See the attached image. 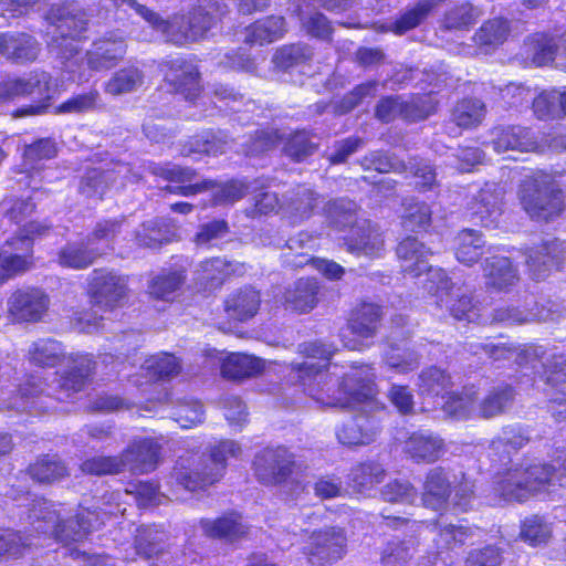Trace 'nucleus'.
I'll return each mask as SVG.
<instances>
[{"instance_id":"1","label":"nucleus","mask_w":566,"mask_h":566,"mask_svg":"<svg viewBox=\"0 0 566 566\" xmlns=\"http://www.w3.org/2000/svg\"><path fill=\"white\" fill-rule=\"evenodd\" d=\"M301 353L308 358L322 361H304L293 365V371L304 386L305 392L317 402L325 406L348 408L354 403L371 399L376 395L375 373L369 365L352 366L342 382L337 384L327 373L326 361L332 357V350L322 343H306L301 346Z\"/></svg>"},{"instance_id":"2","label":"nucleus","mask_w":566,"mask_h":566,"mask_svg":"<svg viewBox=\"0 0 566 566\" xmlns=\"http://www.w3.org/2000/svg\"><path fill=\"white\" fill-rule=\"evenodd\" d=\"M112 2L124 11L132 9L153 29L161 32L166 41L179 45L203 38L223 13V6L217 0H199L188 14H177L171 20H164L157 12L136 0H112Z\"/></svg>"},{"instance_id":"3","label":"nucleus","mask_w":566,"mask_h":566,"mask_svg":"<svg viewBox=\"0 0 566 566\" xmlns=\"http://www.w3.org/2000/svg\"><path fill=\"white\" fill-rule=\"evenodd\" d=\"M241 447L233 440H223L212 446L208 454L180 458L170 474V483L195 492L203 490L223 475L227 460L238 458Z\"/></svg>"},{"instance_id":"4","label":"nucleus","mask_w":566,"mask_h":566,"mask_svg":"<svg viewBox=\"0 0 566 566\" xmlns=\"http://www.w3.org/2000/svg\"><path fill=\"white\" fill-rule=\"evenodd\" d=\"M62 505L45 499L34 500L29 509L28 520L38 533L54 536L62 543L82 541L98 525V516L88 510H83L75 517L62 518Z\"/></svg>"},{"instance_id":"5","label":"nucleus","mask_w":566,"mask_h":566,"mask_svg":"<svg viewBox=\"0 0 566 566\" xmlns=\"http://www.w3.org/2000/svg\"><path fill=\"white\" fill-rule=\"evenodd\" d=\"M556 468L538 460H524L497 475L495 493L506 501L523 502L555 479Z\"/></svg>"},{"instance_id":"6","label":"nucleus","mask_w":566,"mask_h":566,"mask_svg":"<svg viewBox=\"0 0 566 566\" xmlns=\"http://www.w3.org/2000/svg\"><path fill=\"white\" fill-rule=\"evenodd\" d=\"M515 360L520 366L531 365L533 369L541 366V378L552 387H562L552 395L551 410L557 421H566V408H560L566 405V358L542 345H528L516 354Z\"/></svg>"},{"instance_id":"7","label":"nucleus","mask_w":566,"mask_h":566,"mask_svg":"<svg viewBox=\"0 0 566 566\" xmlns=\"http://www.w3.org/2000/svg\"><path fill=\"white\" fill-rule=\"evenodd\" d=\"M48 20L53 27L52 41L49 44L52 51L63 59L73 57L78 51L76 38L86 30L87 17L85 12L74 3H69L50 9Z\"/></svg>"},{"instance_id":"8","label":"nucleus","mask_w":566,"mask_h":566,"mask_svg":"<svg viewBox=\"0 0 566 566\" xmlns=\"http://www.w3.org/2000/svg\"><path fill=\"white\" fill-rule=\"evenodd\" d=\"M518 197L526 213L537 220H549L563 208L562 191L543 175L526 176L520 186Z\"/></svg>"},{"instance_id":"9","label":"nucleus","mask_w":566,"mask_h":566,"mask_svg":"<svg viewBox=\"0 0 566 566\" xmlns=\"http://www.w3.org/2000/svg\"><path fill=\"white\" fill-rule=\"evenodd\" d=\"M381 319L380 306L375 303L361 302L353 312L348 326L340 332L344 347L350 350H363L368 345L364 339L373 338L378 332Z\"/></svg>"},{"instance_id":"10","label":"nucleus","mask_w":566,"mask_h":566,"mask_svg":"<svg viewBox=\"0 0 566 566\" xmlns=\"http://www.w3.org/2000/svg\"><path fill=\"white\" fill-rule=\"evenodd\" d=\"M139 178L129 164L117 161L106 169H88L81 181L80 191L87 197H102L107 188H120L127 181H138Z\"/></svg>"},{"instance_id":"11","label":"nucleus","mask_w":566,"mask_h":566,"mask_svg":"<svg viewBox=\"0 0 566 566\" xmlns=\"http://www.w3.org/2000/svg\"><path fill=\"white\" fill-rule=\"evenodd\" d=\"M127 282L114 271L94 270L88 280V292L94 306L113 310L126 295Z\"/></svg>"},{"instance_id":"12","label":"nucleus","mask_w":566,"mask_h":566,"mask_svg":"<svg viewBox=\"0 0 566 566\" xmlns=\"http://www.w3.org/2000/svg\"><path fill=\"white\" fill-rule=\"evenodd\" d=\"M258 479L269 485L282 484L295 465L294 455L285 448H266L253 461Z\"/></svg>"},{"instance_id":"13","label":"nucleus","mask_w":566,"mask_h":566,"mask_svg":"<svg viewBox=\"0 0 566 566\" xmlns=\"http://www.w3.org/2000/svg\"><path fill=\"white\" fill-rule=\"evenodd\" d=\"M126 51L127 44L122 34L107 33L95 40L86 51V65L98 72L111 70L124 59Z\"/></svg>"},{"instance_id":"14","label":"nucleus","mask_w":566,"mask_h":566,"mask_svg":"<svg viewBox=\"0 0 566 566\" xmlns=\"http://www.w3.org/2000/svg\"><path fill=\"white\" fill-rule=\"evenodd\" d=\"M566 258L565 242L553 239L530 249L526 263L533 280L546 279L553 269H559Z\"/></svg>"},{"instance_id":"15","label":"nucleus","mask_w":566,"mask_h":566,"mask_svg":"<svg viewBox=\"0 0 566 566\" xmlns=\"http://www.w3.org/2000/svg\"><path fill=\"white\" fill-rule=\"evenodd\" d=\"M49 308V296L40 289L18 290L8 300V311L14 321H40Z\"/></svg>"},{"instance_id":"16","label":"nucleus","mask_w":566,"mask_h":566,"mask_svg":"<svg viewBox=\"0 0 566 566\" xmlns=\"http://www.w3.org/2000/svg\"><path fill=\"white\" fill-rule=\"evenodd\" d=\"M94 369L95 363L91 355H71L66 370L57 380L59 392L56 399L63 401L81 391L90 380Z\"/></svg>"},{"instance_id":"17","label":"nucleus","mask_w":566,"mask_h":566,"mask_svg":"<svg viewBox=\"0 0 566 566\" xmlns=\"http://www.w3.org/2000/svg\"><path fill=\"white\" fill-rule=\"evenodd\" d=\"M457 478L442 467L430 469L423 480L421 501L423 506L440 511L443 510L452 493Z\"/></svg>"},{"instance_id":"18","label":"nucleus","mask_w":566,"mask_h":566,"mask_svg":"<svg viewBox=\"0 0 566 566\" xmlns=\"http://www.w3.org/2000/svg\"><path fill=\"white\" fill-rule=\"evenodd\" d=\"M346 545V536L340 528H326L313 533L308 551L313 565L324 566L342 558Z\"/></svg>"},{"instance_id":"19","label":"nucleus","mask_w":566,"mask_h":566,"mask_svg":"<svg viewBox=\"0 0 566 566\" xmlns=\"http://www.w3.org/2000/svg\"><path fill=\"white\" fill-rule=\"evenodd\" d=\"M503 189L494 184H485L468 202L469 213L482 226H493L502 214Z\"/></svg>"},{"instance_id":"20","label":"nucleus","mask_w":566,"mask_h":566,"mask_svg":"<svg viewBox=\"0 0 566 566\" xmlns=\"http://www.w3.org/2000/svg\"><path fill=\"white\" fill-rule=\"evenodd\" d=\"M403 452L417 463H433L444 455V440L431 431H417L405 441Z\"/></svg>"},{"instance_id":"21","label":"nucleus","mask_w":566,"mask_h":566,"mask_svg":"<svg viewBox=\"0 0 566 566\" xmlns=\"http://www.w3.org/2000/svg\"><path fill=\"white\" fill-rule=\"evenodd\" d=\"M165 78L177 92L189 101H193L200 92L199 72L195 64L181 57L171 60L166 64Z\"/></svg>"},{"instance_id":"22","label":"nucleus","mask_w":566,"mask_h":566,"mask_svg":"<svg viewBox=\"0 0 566 566\" xmlns=\"http://www.w3.org/2000/svg\"><path fill=\"white\" fill-rule=\"evenodd\" d=\"M319 284L315 279L302 277L285 287L282 302L286 310L307 313L318 303Z\"/></svg>"},{"instance_id":"23","label":"nucleus","mask_w":566,"mask_h":566,"mask_svg":"<svg viewBox=\"0 0 566 566\" xmlns=\"http://www.w3.org/2000/svg\"><path fill=\"white\" fill-rule=\"evenodd\" d=\"M132 471L148 473L156 469L159 461V446L151 439L133 441L120 454Z\"/></svg>"},{"instance_id":"24","label":"nucleus","mask_w":566,"mask_h":566,"mask_svg":"<svg viewBox=\"0 0 566 566\" xmlns=\"http://www.w3.org/2000/svg\"><path fill=\"white\" fill-rule=\"evenodd\" d=\"M40 52V44L27 33H1L0 54L8 60L24 63L34 61Z\"/></svg>"},{"instance_id":"25","label":"nucleus","mask_w":566,"mask_h":566,"mask_svg":"<svg viewBox=\"0 0 566 566\" xmlns=\"http://www.w3.org/2000/svg\"><path fill=\"white\" fill-rule=\"evenodd\" d=\"M49 88L50 75L45 72H35L28 78L18 77L0 82V101L32 94L48 99Z\"/></svg>"},{"instance_id":"26","label":"nucleus","mask_w":566,"mask_h":566,"mask_svg":"<svg viewBox=\"0 0 566 566\" xmlns=\"http://www.w3.org/2000/svg\"><path fill=\"white\" fill-rule=\"evenodd\" d=\"M482 269L488 289L506 291L518 281L517 271L509 258L499 255L486 258Z\"/></svg>"},{"instance_id":"27","label":"nucleus","mask_w":566,"mask_h":566,"mask_svg":"<svg viewBox=\"0 0 566 566\" xmlns=\"http://www.w3.org/2000/svg\"><path fill=\"white\" fill-rule=\"evenodd\" d=\"M319 197L312 189L300 186L290 191L281 208L291 223H298L308 219L318 205Z\"/></svg>"},{"instance_id":"28","label":"nucleus","mask_w":566,"mask_h":566,"mask_svg":"<svg viewBox=\"0 0 566 566\" xmlns=\"http://www.w3.org/2000/svg\"><path fill=\"white\" fill-rule=\"evenodd\" d=\"M431 254L432 251L415 237H407L397 247L402 271L411 277H421L427 270V258Z\"/></svg>"},{"instance_id":"29","label":"nucleus","mask_w":566,"mask_h":566,"mask_svg":"<svg viewBox=\"0 0 566 566\" xmlns=\"http://www.w3.org/2000/svg\"><path fill=\"white\" fill-rule=\"evenodd\" d=\"M200 525L208 536L228 542L244 537L249 531V526L237 512L224 514L216 520H201Z\"/></svg>"},{"instance_id":"30","label":"nucleus","mask_w":566,"mask_h":566,"mask_svg":"<svg viewBox=\"0 0 566 566\" xmlns=\"http://www.w3.org/2000/svg\"><path fill=\"white\" fill-rule=\"evenodd\" d=\"M495 137L492 140L496 153L506 150L532 151L537 149V140L528 128L521 126H509L496 128Z\"/></svg>"},{"instance_id":"31","label":"nucleus","mask_w":566,"mask_h":566,"mask_svg":"<svg viewBox=\"0 0 566 566\" xmlns=\"http://www.w3.org/2000/svg\"><path fill=\"white\" fill-rule=\"evenodd\" d=\"M105 252L92 244L88 240L69 242L57 253V263L61 266L83 270L92 265Z\"/></svg>"},{"instance_id":"32","label":"nucleus","mask_w":566,"mask_h":566,"mask_svg":"<svg viewBox=\"0 0 566 566\" xmlns=\"http://www.w3.org/2000/svg\"><path fill=\"white\" fill-rule=\"evenodd\" d=\"M345 245L348 252L369 258H378L385 250L382 233L370 223L359 227Z\"/></svg>"},{"instance_id":"33","label":"nucleus","mask_w":566,"mask_h":566,"mask_svg":"<svg viewBox=\"0 0 566 566\" xmlns=\"http://www.w3.org/2000/svg\"><path fill=\"white\" fill-rule=\"evenodd\" d=\"M432 526L436 530L433 543L438 553L459 548L473 536V530L463 523L453 524L434 521Z\"/></svg>"},{"instance_id":"34","label":"nucleus","mask_w":566,"mask_h":566,"mask_svg":"<svg viewBox=\"0 0 566 566\" xmlns=\"http://www.w3.org/2000/svg\"><path fill=\"white\" fill-rule=\"evenodd\" d=\"M528 442V437L517 426H510L502 429L490 446V455L499 462L506 463L512 453L517 452Z\"/></svg>"},{"instance_id":"35","label":"nucleus","mask_w":566,"mask_h":566,"mask_svg":"<svg viewBox=\"0 0 566 566\" xmlns=\"http://www.w3.org/2000/svg\"><path fill=\"white\" fill-rule=\"evenodd\" d=\"M286 21L281 15H270L255 21L245 29V42L263 45L283 38L286 33Z\"/></svg>"},{"instance_id":"36","label":"nucleus","mask_w":566,"mask_h":566,"mask_svg":"<svg viewBox=\"0 0 566 566\" xmlns=\"http://www.w3.org/2000/svg\"><path fill=\"white\" fill-rule=\"evenodd\" d=\"M454 244L457 260L471 266L482 256L485 241L480 231L463 229L457 234Z\"/></svg>"},{"instance_id":"37","label":"nucleus","mask_w":566,"mask_h":566,"mask_svg":"<svg viewBox=\"0 0 566 566\" xmlns=\"http://www.w3.org/2000/svg\"><path fill=\"white\" fill-rule=\"evenodd\" d=\"M437 6V0H419L403 11L396 21L387 24L382 31L403 34L420 25Z\"/></svg>"},{"instance_id":"38","label":"nucleus","mask_w":566,"mask_h":566,"mask_svg":"<svg viewBox=\"0 0 566 566\" xmlns=\"http://www.w3.org/2000/svg\"><path fill=\"white\" fill-rule=\"evenodd\" d=\"M43 390L40 385L34 381H28L20 386L17 395L11 398L8 407L18 411H44L52 408L49 401L50 395L43 396Z\"/></svg>"},{"instance_id":"39","label":"nucleus","mask_w":566,"mask_h":566,"mask_svg":"<svg viewBox=\"0 0 566 566\" xmlns=\"http://www.w3.org/2000/svg\"><path fill=\"white\" fill-rule=\"evenodd\" d=\"M377 433L376 428L364 417L350 420L339 427L336 432L338 441L349 447L369 444Z\"/></svg>"},{"instance_id":"40","label":"nucleus","mask_w":566,"mask_h":566,"mask_svg":"<svg viewBox=\"0 0 566 566\" xmlns=\"http://www.w3.org/2000/svg\"><path fill=\"white\" fill-rule=\"evenodd\" d=\"M28 355L36 366L54 367L65 358V347L53 338H41L30 345Z\"/></svg>"},{"instance_id":"41","label":"nucleus","mask_w":566,"mask_h":566,"mask_svg":"<svg viewBox=\"0 0 566 566\" xmlns=\"http://www.w3.org/2000/svg\"><path fill=\"white\" fill-rule=\"evenodd\" d=\"M260 303L259 292L247 287L238 291L226 301V311L233 318L247 321L256 314Z\"/></svg>"},{"instance_id":"42","label":"nucleus","mask_w":566,"mask_h":566,"mask_svg":"<svg viewBox=\"0 0 566 566\" xmlns=\"http://www.w3.org/2000/svg\"><path fill=\"white\" fill-rule=\"evenodd\" d=\"M234 264L226 259L213 258L202 262L196 271V280L198 284L205 289H214L219 286L223 280L235 273Z\"/></svg>"},{"instance_id":"43","label":"nucleus","mask_w":566,"mask_h":566,"mask_svg":"<svg viewBox=\"0 0 566 566\" xmlns=\"http://www.w3.org/2000/svg\"><path fill=\"white\" fill-rule=\"evenodd\" d=\"M263 368L259 358L245 354H231L222 363L221 373L230 379H242L258 375Z\"/></svg>"},{"instance_id":"44","label":"nucleus","mask_w":566,"mask_h":566,"mask_svg":"<svg viewBox=\"0 0 566 566\" xmlns=\"http://www.w3.org/2000/svg\"><path fill=\"white\" fill-rule=\"evenodd\" d=\"M554 319V312L545 305L537 306L536 310L521 311L515 307H499L494 310L493 321L507 325L524 324L533 321Z\"/></svg>"},{"instance_id":"45","label":"nucleus","mask_w":566,"mask_h":566,"mask_svg":"<svg viewBox=\"0 0 566 566\" xmlns=\"http://www.w3.org/2000/svg\"><path fill=\"white\" fill-rule=\"evenodd\" d=\"M144 83V73L136 66H127L115 72L104 84V90L113 96L137 91Z\"/></svg>"},{"instance_id":"46","label":"nucleus","mask_w":566,"mask_h":566,"mask_svg":"<svg viewBox=\"0 0 566 566\" xmlns=\"http://www.w3.org/2000/svg\"><path fill=\"white\" fill-rule=\"evenodd\" d=\"M564 35L535 34L532 38V61L542 66L554 61L557 53L564 54Z\"/></svg>"},{"instance_id":"47","label":"nucleus","mask_w":566,"mask_h":566,"mask_svg":"<svg viewBox=\"0 0 566 566\" xmlns=\"http://www.w3.org/2000/svg\"><path fill=\"white\" fill-rule=\"evenodd\" d=\"M385 469L376 462L359 463L353 468L350 481L357 492L365 494L385 480Z\"/></svg>"},{"instance_id":"48","label":"nucleus","mask_w":566,"mask_h":566,"mask_svg":"<svg viewBox=\"0 0 566 566\" xmlns=\"http://www.w3.org/2000/svg\"><path fill=\"white\" fill-rule=\"evenodd\" d=\"M514 391L509 385L492 388L480 403L479 413L490 419L503 413L513 402Z\"/></svg>"},{"instance_id":"49","label":"nucleus","mask_w":566,"mask_h":566,"mask_svg":"<svg viewBox=\"0 0 566 566\" xmlns=\"http://www.w3.org/2000/svg\"><path fill=\"white\" fill-rule=\"evenodd\" d=\"M510 32L507 20L495 18L484 22L474 34V42L485 52L502 44Z\"/></svg>"},{"instance_id":"50","label":"nucleus","mask_w":566,"mask_h":566,"mask_svg":"<svg viewBox=\"0 0 566 566\" xmlns=\"http://www.w3.org/2000/svg\"><path fill=\"white\" fill-rule=\"evenodd\" d=\"M447 400L442 410L447 416L455 419H467L474 410L478 399L476 390L473 387L463 388L461 392H447Z\"/></svg>"},{"instance_id":"51","label":"nucleus","mask_w":566,"mask_h":566,"mask_svg":"<svg viewBox=\"0 0 566 566\" xmlns=\"http://www.w3.org/2000/svg\"><path fill=\"white\" fill-rule=\"evenodd\" d=\"M481 15L471 3H461L449 9L441 21V27L449 31L469 30Z\"/></svg>"},{"instance_id":"52","label":"nucleus","mask_w":566,"mask_h":566,"mask_svg":"<svg viewBox=\"0 0 566 566\" xmlns=\"http://www.w3.org/2000/svg\"><path fill=\"white\" fill-rule=\"evenodd\" d=\"M166 533L151 526H142L135 536L136 553L140 556L151 558L165 549Z\"/></svg>"},{"instance_id":"53","label":"nucleus","mask_w":566,"mask_h":566,"mask_svg":"<svg viewBox=\"0 0 566 566\" xmlns=\"http://www.w3.org/2000/svg\"><path fill=\"white\" fill-rule=\"evenodd\" d=\"M440 308H447L452 317L458 321H473L476 317L475 306L472 302V296L465 293L453 292V290L446 296H441L437 301Z\"/></svg>"},{"instance_id":"54","label":"nucleus","mask_w":566,"mask_h":566,"mask_svg":"<svg viewBox=\"0 0 566 566\" xmlns=\"http://www.w3.org/2000/svg\"><path fill=\"white\" fill-rule=\"evenodd\" d=\"M30 545L29 537L20 532L0 530V565L23 557Z\"/></svg>"},{"instance_id":"55","label":"nucleus","mask_w":566,"mask_h":566,"mask_svg":"<svg viewBox=\"0 0 566 566\" xmlns=\"http://www.w3.org/2000/svg\"><path fill=\"white\" fill-rule=\"evenodd\" d=\"M485 106L479 99H462L452 109V122L461 128H472L481 124Z\"/></svg>"},{"instance_id":"56","label":"nucleus","mask_w":566,"mask_h":566,"mask_svg":"<svg viewBox=\"0 0 566 566\" xmlns=\"http://www.w3.org/2000/svg\"><path fill=\"white\" fill-rule=\"evenodd\" d=\"M402 226L406 230L416 231L431 223V207L415 198L403 200Z\"/></svg>"},{"instance_id":"57","label":"nucleus","mask_w":566,"mask_h":566,"mask_svg":"<svg viewBox=\"0 0 566 566\" xmlns=\"http://www.w3.org/2000/svg\"><path fill=\"white\" fill-rule=\"evenodd\" d=\"M313 54L312 48L307 44L294 43L283 45L276 50L273 63L281 70H290L311 61Z\"/></svg>"},{"instance_id":"58","label":"nucleus","mask_w":566,"mask_h":566,"mask_svg":"<svg viewBox=\"0 0 566 566\" xmlns=\"http://www.w3.org/2000/svg\"><path fill=\"white\" fill-rule=\"evenodd\" d=\"M417 387L421 395L439 396L451 386V376L438 367H429L418 375Z\"/></svg>"},{"instance_id":"59","label":"nucleus","mask_w":566,"mask_h":566,"mask_svg":"<svg viewBox=\"0 0 566 566\" xmlns=\"http://www.w3.org/2000/svg\"><path fill=\"white\" fill-rule=\"evenodd\" d=\"M30 474L41 483H52L66 476L69 470L56 455H44L30 467Z\"/></svg>"},{"instance_id":"60","label":"nucleus","mask_w":566,"mask_h":566,"mask_svg":"<svg viewBox=\"0 0 566 566\" xmlns=\"http://www.w3.org/2000/svg\"><path fill=\"white\" fill-rule=\"evenodd\" d=\"M143 368L157 380L170 379L180 373L181 366L177 357L171 354H160L145 360Z\"/></svg>"},{"instance_id":"61","label":"nucleus","mask_w":566,"mask_h":566,"mask_svg":"<svg viewBox=\"0 0 566 566\" xmlns=\"http://www.w3.org/2000/svg\"><path fill=\"white\" fill-rule=\"evenodd\" d=\"M324 212L332 224L343 229L356 222L357 205L347 198L336 199L325 206Z\"/></svg>"},{"instance_id":"62","label":"nucleus","mask_w":566,"mask_h":566,"mask_svg":"<svg viewBox=\"0 0 566 566\" xmlns=\"http://www.w3.org/2000/svg\"><path fill=\"white\" fill-rule=\"evenodd\" d=\"M172 235L171 229L160 220H150L144 222L136 232L137 243L146 248H157L165 242H169Z\"/></svg>"},{"instance_id":"63","label":"nucleus","mask_w":566,"mask_h":566,"mask_svg":"<svg viewBox=\"0 0 566 566\" xmlns=\"http://www.w3.org/2000/svg\"><path fill=\"white\" fill-rule=\"evenodd\" d=\"M552 536V526L543 517L533 515L526 517L521 525L520 537L532 546L546 544Z\"/></svg>"},{"instance_id":"64","label":"nucleus","mask_w":566,"mask_h":566,"mask_svg":"<svg viewBox=\"0 0 566 566\" xmlns=\"http://www.w3.org/2000/svg\"><path fill=\"white\" fill-rule=\"evenodd\" d=\"M415 554L411 541H389L381 551V566H407Z\"/></svg>"}]
</instances>
